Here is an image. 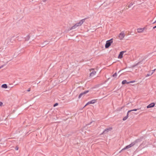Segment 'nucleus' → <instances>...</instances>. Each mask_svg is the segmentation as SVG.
<instances>
[{"label": "nucleus", "mask_w": 156, "mask_h": 156, "mask_svg": "<svg viewBox=\"0 0 156 156\" xmlns=\"http://www.w3.org/2000/svg\"><path fill=\"white\" fill-rule=\"evenodd\" d=\"M96 101V100H91V101H89L88 102H87L86 104V105H85V106H84V107H85V106H86L87 105H89V104H94V103H95Z\"/></svg>", "instance_id": "6"}, {"label": "nucleus", "mask_w": 156, "mask_h": 156, "mask_svg": "<svg viewBox=\"0 0 156 156\" xmlns=\"http://www.w3.org/2000/svg\"><path fill=\"white\" fill-rule=\"evenodd\" d=\"M125 36V33L123 31H122L120 33L119 36V39L120 40H122L123 39Z\"/></svg>", "instance_id": "4"}, {"label": "nucleus", "mask_w": 156, "mask_h": 156, "mask_svg": "<svg viewBox=\"0 0 156 156\" xmlns=\"http://www.w3.org/2000/svg\"><path fill=\"white\" fill-rule=\"evenodd\" d=\"M152 75V73H148L147 74V75L146 76V77H147L148 76H150Z\"/></svg>", "instance_id": "16"}, {"label": "nucleus", "mask_w": 156, "mask_h": 156, "mask_svg": "<svg viewBox=\"0 0 156 156\" xmlns=\"http://www.w3.org/2000/svg\"><path fill=\"white\" fill-rule=\"evenodd\" d=\"M140 109V108H138V109H133V110H129L128 111V113H129V112H131L132 111H136L137 110H139Z\"/></svg>", "instance_id": "14"}, {"label": "nucleus", "mask_w": 156, "mask_h": 156, "mask_svg": "<svg viewBox=\"0 0 156 156\" xmlns=\"http://www.w3.org/2000/svg\"><path fill=\"white\" fill-rule=\"evenodd\" d=\"M126 52V51H124L120 52L119 56H118V58H122L123 57V55Z\"/></svg>", "instance_id": "8"}, {"label": "nucleus", "mask_w": 156, "mask_h": 156, "mask_svg": "<svg viewBox=\"0 0 156 156\" xmlns=\"http://www.w3.org/2000/svg\"><path fill=\"white\" fill-rule=\"evenodd\" d=\"M2 102L0 101V106H2Z\"/></svg>", "instance_id": "25"}, {"label": "nucleus", "mask_w": 156, "mask_h": 156, "mask_svg": "<svg viewBox=\"0 0 156 156\" xmlns=\"http://www.w3.org/2000/svg\"><path fill=\"white\" fill-rule=\"evenodd\" d=\"M29 38H30V37L29 35L27 36V38L26 39L27 40H29Z\"/></svg>", "instance_id": "18"}, {"label": "nucleus", "mask_w": 156, "mask_h": 156, "mask_svg": "<svg viewBox=\"0 0 156 156\" xmlns=\"http://www.w3.org/2000/svg\"><path fill=\"white\" fill-rule=\"evenodd\" d=\"M112 129V128L110 127L106 129L102 133V134L105 133H107L109 131H111Z\"/></svg>", "instance_id": "7"}, {"label": "nucleus", "mask_w": 156, "mask_h": 156, "mask_svg": "<svg viewBox=\"0 0 156 156\" xmlns=\"http://www.w3.org/2000/svg\"><path fill=\"white\" fill-rule=\"evenodd\" d=\"M58 105V104L57 103H56L54 105V107H55L56 106H57Z\"/></svg>", "instance_id": "21"}, {"label": "nucleus", "mask_w": 156, "mask_h": 156, "mask_svg": "<svg viewBox=\"0 0 156 156\" xmlns=\"http://www.w3.org/2000/svg\"><path fill=\"white\" fill-rule=\"evenodd\" d=\"M140 63V62H139L138 63H137L134 66H133V67H134V66H136L138 65Z\"/></svg>", "instance_id": "24"}, {"label": "nucleus", "mask_w": 156, "mask_h": 156, "mask_svg": "<svg viewBox=\"0 0 156 156\" xmlns=\"http://www.w3.org/2000/svg\"><path fill=\"white\" fill-rule=\"evenodd\" d=\"M155 105V104L154 103H152L148 105L147 108H149L154 107Z\"/></svg>", "instance_id": "10"}, {"label": "nucleus", "mask_w": 156, "mask_h": 156, "mask_svg": "<svg viewBox=\"0 0 156 156\" xmlns=\"http://www.w3.org/2000/svg\"><path fill=\"white\" fill-rule=\"evenodd\" d=\"M4 66L3 65H2V66H0V69L2 68V67H3Z\"/></svg>", "instance_id": "26"}, {"label": "nucleus", "mask_w": 156, "mask_h": 156, "mask_svg": "<svg viewBox=\"0 0 156 156\" xmlns=\"http://www.w3.org/2000/svg\"><path fill=\"white\" fill-rule=\"evenodd\" d=\"M155 28H156V26L153 27V29H154Z\"/></svg>", "instance_id": "27"}, {"label": "nucleus", "mask_w": 156, "mask_h": 156, "mask_svg": "<svg viewBox=\"0 0 156 156\" xmlns=\"http://www.w3.org/2000/svg\"><path fill=\"white\" fill-rule=\"evenodd\" d=\"M155 70V69L153 70H152L151 71V73H152V74L154 72Z\"/></svg>", "instance_id": "22"}, {"label": "nucleus", "mask_w": 156, "mask_h": 156, "mask_svg": "<svg viewBox=\"0 0 156 156\" xmlns=\"http://www.w3.org/2000/svg\"><path fill=\"white\" fill-rule=\"evenodd\" d=\"M137 32L139 33L143 32L144 30V28H139L137 29Z\"/></svg>", "instance_id": "11"}, {"label": "nucleus", "mask_w": 156, "mask_h": 156, "mask_svg": "<svg viewBox=\"0 0 156 156\" xmlns=\"http://www.w3.org/2000/svg\"><path fill=\"white\" fill-rule=\"evenodd\" d=\"M90 71L91 72L90 75V76H93L96 73V72L94 71L93 69H90Z\"/></svg>", "instance_id": "5"}, {"label": "nucleus", "mask_w": 156, "mask_h": 156, "mask_svg": "<svg viewBox=\"0 0 156 156\" xmlns=\"http://www.w3.org/2000/svg\"><path fill=\"white\" fill-rule=\"evenodd\" d=\"M1 87L3 88H6L7 87V86L6 84H3L2 85Z\"/></svg>", "instance_id": "13"}, {"label": "nucleus", "mask_w": 156, "mask_h": 156, "mask_svg": "<svg viewBox=\"0 0 156 156\" xmlns=\"http://www.w3.org/2000/svg\"><path fill=\"white\" fill-rule=\"evenodd\" d=\"M135 82V81H129V82H128V83H134Z\"/></svg>", "instance_id": "19"}, {"label": "nucleus", "mask_w": 156, "mask_h": 156, "mask_svg": "<svg viewBox=\"0 0 156 156\" xmlns=\"http://www.w3.org/2000/svg\"><path fill=\"white\" fill-rule=\"evenodd\" d=\"M133 4L132 3H130L128 6V8L130 7Z\"/></svg>", "instance_id": "20"}, {"label": "nucleus", "mask_w": 156, "mask_h": 156, "mask_svg": "<svg viewBox=\"0 0 156 156\" xmlns=\"http://www.w3.org/2000/svg\"><path fill=\"white\" fill-rule=\"evenodd\" d=\"M117 76V73H115L114 74H113L112 76L113 77H116Z\"/></svg>", "instance_id": "17"}, {"label": "nucleus", "mask_w": 156, "mask_h": 156, "mask_svg": "<svg viewBox=\"0 0 156 156\" xmlns=\"http://www.w3.org/2000/svg\"><path fill=\"white\" fill-rule=\"evenodd\" d=\"M48 44V43H47V44Z\"/></svg>", "instance_id": "30"}, {"label": "nucleus", "mask_w": 156, "mask_h": 156, "mask_svg": "<svg viewBox=\"0 0 156 156\" xmlns=\"http://www.w3.org/2000/svg\"><path fill=\"white\" fill-rule=\"evenodd\" d=\"M113 42L112 39H111L107 41L105 45V48H108Z\"/></svg>", "instance_id": "3"}, {"label": "nucleus", "mask_w": 156, "mask_h": 156, "mask_svg": "<svg viewBox=\"0 0 156 156\" xmlns=\"http://www.w3.org/2000/svg\"><path fill=\"white\" fill-rule=\"evenodd\" d=\"M129 113H128V112L127 113V114L126 116H125V117H124L123 118V121H125V120H126L127 119V118H128V116H128Z\"/></svg>", "instance_id": "12"}, {"label": "nucleus", "mask_w": 156, "mask_h": 156, "mask_svg": "<svg viewBox=\"0 0 156 156\" xmlns=\"http://www.w3.org/2000/svg\"><path fill=\"white\" fill-rule=\"evenodd\" d=\"M88 92L89 90H86L83 93H81L79 96V98H80L83 95H84L86 94Z\"/></svg>", "instance_id": "9"}, {"label": "nucleus", "mask_w": 156, "mask_h": 156, "mask_svg": "<svg viewBox=\"0 0 156 156\" xmlns=\"http://www.w3.org/2000/svg\"><path fill=\"white\" fill-rule=\"evenodd\" d=\"M83 23V20H80L79 22L76 23V24L74 25V26L72 27L69 30H71L73 29H76L77 27L79 26H81Z\"/></svg>", "instance_id": "2"}, {"label": "nucleus", "mask_w": 156, "mask_h": 156, "mask_svg": "<svg viewBox=\"0 0 156 156\" xmlns=\"http://www.w3.org/2000/svg\"><path fill=\"white\" fill-rule=\"evenodd\" d=\"M139 140L138 139L136 140L135 141H134L131 144H129L128 145L126 146L125 147L122 149L120 152L119 153H120L121 151L123 150L129 149L132 147L136 143H137Z\"/></svg>", "instance_id": "1"}, {"label": "nucleus", "mask_w": 156, "mask_h": 156, "mask_svg": "<svg viewBox=\"0 0 156 156\" xmlns=\"http://www.w3.org/2000/svg\"><path fill=\"white\" fill-rule=\"evenodd\" d=\"M19 149V147H18L17 146H16V148H15V150H18Z\"/></svg>", "instance_id": "23"}, {"label": "nucleus", "mask_w": 156, "mask_h": 156, "mask_svg": "<svg viewBox=\"0 0 156 156\" xmlns=\"http://www.w3.org/2000/svg\"><path fill=\"white\" fill-rule=\"evenodd\" d=\"M122 83L123 84H124L125 83L128 84V82H127L126 80H123V81H122Z\"/></svg>", "instance_id": "15"}, {"label": "nucleus", "mask_w": 156, "mask_h": 156, "mask_svg": "<svg viewBox=\"0 0 156 156\" xmlns=\"http://www.w3.org/2000/svg\"><path fill=\"white\" fill-rule=\"evenodd\" d=\"M156 23V20L154 23Z\"/></svg>", "instance_id": "29"}, {"label": "nucleus", "mask_w": 156, "mask_h": 156, "mask_svg": "<svg viewBox=\"0 0 156 156\" xmlns=\"http://www.w3.org/2000/svg\"><path fill=\"white\" fill-rule=\"evenodd\" d=\"M27 91H30V89L28 90H27Z\"/></svg>", "instance_id": "28"}]
</instances>
